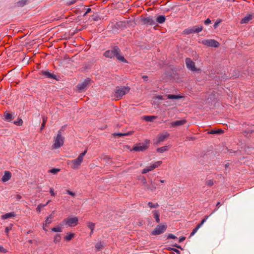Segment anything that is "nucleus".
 Masks as SVG:
<instances>
[{
  "mask_svg": "<svg viewBox=\"0 0 254 254\" xmlns=\"http://www.w3.org/2000/svg\"><path fill=\"white\" fill-rule=\"evenodd\" d=\"M33 233V231L31 230H29L26 232V234H29Z\"/></svg>",
  "mask_w": 254,
  "mask_h": 254,
  "instance_id": "nucleus-56",
  "label": "nucleus"
},
{
  "mask_svg": "<svg viewBox=\"0 0 254 254\" xmlns=\"http://www.w3.org/2000/svg\"><path fill=\"white\" fill-rule=\"evenodd\" d=\"M61 237L60 234H58L56 235V236H55L54 242L55 243H57L61 241Z\"/></svg>",
  "mask_w": 254,
  "mask_h": 254,
  "instance_id": "nucleus-35",
  "label": "nucleus"
},
{
  "mask_svg": "<svg viewBox=\"0 0 254 254\" xmlns=\"http://www.w3.org/2000/svg\"><path fill=\"white\" fill-rule=\"evenodd\" d=\"M224 132V130L221 129H213L211 130L210 131L208 132L209 133L212 134H220Z\"/></svg>",
  "mask_w": 254,
  "mask_h": 254,
  "instance_id": "nucleus-26",
  "label": "nucleus"
},
{
  "mask_svg": "<svg viewBox=\"0 0 254 254\" xmlns=\"http://www.w3.org/2000/svg\"><path fill=\"white\" fill-rule=\"evenodd\" d=\"M203 30V26H194L191 27H189L186 29L184 32L185 34L189 35L193 33H197L201 32Z\"/></svg>",
  "mask_w": 254,
  "mask_h": 254,
  "instance_id": "nucleus-6",
  "label": "nucleus"
},
{
  "mask_svg": "<svg viewBox=\"0 0 254 254\" xmlns=\"http://www.w3.org/2000/svg\"><path fill=\"white\" fill-rule=\"evenodd\" d=\"M50 192L51 195H52V196H55V192L54 191V189H52V188L50 189Z\"/></svg>",
  "mask_w": 254,
  "mask_h": 254,
  "instance_id": "nucleus-50",
  "label": "nucleus"
},
{
  "mask_svg": "<svg viewBox=\"0 0 254 254\" xmlns=\"http://www.w3.org/2000/svg\"><path fill=\"white\" fill-rule=\"evenodd\" d=\"M185 61L187 67L188 69L192 71H196L197 70L194 63L190 58H186Z\"/></svg>",
  "mask_w": 254,
  "mask_h": 254,
  "instance_id": "nucleus-14",
  "label": "nucleus"
},
{
  "mask_svg": "<svg viewBox=\"0 0 254 254\" xmlns=\"http://www.w3.org/2000/svg\"><path fill=\"white\" fill-rule=\"evenodd\" d=\"M187 122L186 120L175 121L170 123V127H175L184 125Z\"/></svg>",
  "mask_w": 254,
  "mask_h": 254,
  "instance_id": "nucleus-15",
  "label": "nucleus"
},
{
  "mask_svg": "<svg viewBox=\"0 0 254 254\" xmlns=\"http://www.w3.org/2000/svg\"><path fill=\"white\" fill-rule=\"evenodd\" d=\"M66 193H67V194H69V195H71V196H74L75 195V193H74L73 192L71 191H70V190H67L66 191Z\"/></svg>",
  "mask_w": 254,
  "mask_h": 254,
  "instance_id": "nucleus-46",
  "label": "nucleus"
},
{
  "mask_svg": "<svg viewBox=\"0 0 254 254\" xmlns=\"http://www.w3.org/2000/svg\"><path fill=\"white\" fill-rule=\"evenodd\" d=\"M217 210V209H216H216H215L213 210V211L211 213V214H212V213H213L214 212H215Z\"/></svg>",
  "mask_w": 254,
  "mask_h": 254,
  "instance_id": "nucleus-62",
  "label": "nucleus"
},
{
  "mask_svg": "<svg viewBox=\"0 0 254 254\" xmlns=\"http://www.w3.org/2000/svg\"><path fill=\"white\" fill-rule=\"evenodd\" d=\"M168 150V147L167 146H162L158 148L157 149V151L158 153H162Z\"/></svg>",
  "mask_w": 254,
  "mask_h": 254,
  "instance_id": "nucleus-32",
  "label": "nucleus"
},
{
  "mask_svg": "<svg viewBox=\"0 0 254 254\" xmlns=\"http://www.w3.org/2000/svg\"><path fill=\"white\" fill-rule=\"evenodd\" d=\"M208 217H209V216H206L205 217V218L204 219L206 221L207 219L208 218Z\"/></svg>",
  "mask_w": 254,
  "mask_h": 254,
  "instance_id": "nucleus-58",
  "label": "nucleus"
},
{
  "mask_svg": "<svg viewBox=\"0 0 254 254\" xmlns=\"http://www.w3.org/2000/svg\"><path fill=\"white\" fill-rule=\"evenodd\" d=\"M74 236V234L73 233H67V235L64 237V240L66 241H69L73 238Z\"/></svg>",
  "mask_w": 254,
  "mask_h": 254,
  "instance_id": "nucleus-28",
  "label": "nucleus"
},
{
  "mask_svg": "<svg viewBox=\"0 0 254 254\" xmlns=\"http://www.w3.org/2000/svg\"><path fill=\"white\" fill-rule=\"evenodd\" d=\"M23 121L21 119H18L16 121L14 122V124L16 126H21L22 125Z\"/></svg>",
  "mask_w": 254,
  "mask_h": 254,
  "instance_id": "nucleus-38",
  "label": "nucleus"
},
{
  "mask_svg": "<svg viewBox=\"0 0 254 254\" xmlns=\"http://www.w3.org/2000/svg\"><path fill=\"white\" fill-rule=\"evenodd\" d=\"M167 238L175 239H177V237L172 234H169L167 236Z\"/></svg>",
  "mask_w": 254,
  "mask_h": 254,
  "instance_id": "nucleus-43",
  "label": "nucleus"
},
{
  "mask_svg": "<svg viewBox=\"0 0 254 254\" xmlns=\"http://www.w3.org/2000/svg\"><path fill=\"white\" fill-rule=\"evenodd\" d=\"M169 136V134L168 133L159 135L158 137V142H160L163 141Z\"/></svg>",
  "mask_w": 254,
  "mask_h": 254,
  "instance_id": "nucleus-23",
  "label": "nucleus"
},
{
  "mask_svg": "<svg viewBox=\"0 0 254 254\" xmlns=\"http://www.w3.org/2000/svg\"><path fill=\"white\" fill-rule=\"evenodd\" d=\"M253 16L251 14H248L245 16L241 21L242 24H245L248 23L250 20L252 19Z\"/></svg>",
  "mask_w": 254,
  "mask_h": 254,
  "instance_id": "nucleus-19",
  "label": "nucleus"
},
{
  "mask_svg": "<svg viewBox=\"0 0 254 254\" xmlns=\"http://www.w3.org/2000/svg\"><path fill=\"white\" fill-rule=\"evenodd\" d=\"M150 141L149 140H145L142 143H138L133 148V150L135 151H143L146 150L149 145Z\"/></svg>",
  "mask_w": 254,
  "mask_h": 254,
  "instance_id": "nucleus-5",
  "label": "nucleus"
},
{
  "mask_svg": "<svg viewBox=\"0 0 254 254\" xmlns=\"http://www.w3.org/2000/svg\"><path fill=\"white\" fill-rule=\"evenodd\" d=\"M46 121H47V118L43 117V123H42V124L41 125V129H43L45 127Z\"/></svg>",
  "mask_w": 254,
  "mask_h": 254,
  "instance_id": "nucleus-40",
  "label": "nucleus"
},
{
  "mask_svg": "<svg viewBox=\"0 0 254 254\" xmlns=\"http://www.w3.org/2000/svg\"><path fill=\"white\" fill-rule=\"evenodd\" d=\"M103 246H104L103 243L100 242L97 243L95 245V249L97 251H100L103 248Z\"/></svg>",
  "mask_w": 254,
  "mask_h": 254,
  "instance_id": "nucleus-30",
  "label": "nucleus"
},
{
  "mask_svg": "<svg viewBox=\"0 0 254 254\" xmlns=\"http://www.w3.org/2000/svg\"><path fill=\"white\" fill-rule=\"evenodd\" d=\"M11 229V227H6V228L5 229V232L6 233H8L9 231Z\"/></svg>",
  "mask_w": 254,
  "mask_h": 254,
  "instance_id": "nucleus-51",
  "label": "nucleus"
},
{
  "mask_svg": "<svg viewBox=\"0 0 254 254\" xmlns=\"http://www.w3.org/2000/svg\"><path fill=\"white\" fill-rule=\"evenodd\" d=\"M160 186L156 183H154L152 181L151 182V184L147 187V189L150 190L152 191H154L157 188H159Z\"/></svg>",
  "mask_w": 254,
  "mask_h": 254,
  "instance_id": "nucleus-22",
  "label": "nucleus"
},
{
  "mask_svg": "<svg viewBox=\"0 0 254 254\" xmlns=\"http://www.w3.org/2000/svg\"><path fill=\"white\" fill-rule=\"evenodd\" d=\"M200 228L199 226H198L197 225L196 227L192 230L191 233L190 234V237H191L193 236L198 231V230Z\"/></svg>",
  "mask_w": 254,
  "mask_h": 254,
  "instance_id": "nucleus-39",
  "label": "nucleus"
},
{
  "mask_svg": "<svg viewBox=\"0 0 254 254\" xmlns=\"http://www.w3.org/2000/svg\"><path fill=\"white\" fill-rule=\"evenodd\" d=\"M41 74L42 75L45 76L47 78H50V79H57V76L56 75L54 74L53 73H51L48 70H46V71L42 70L41 71Z\"/></svg>",
  "mask_w": 254,
  "mask_h": 254,
  "instance_id": "nucleus-16",
  "label": "nucleus"
},
{
  "mask_svg": "<svg viewBox=\"0 0 254 254\" xmlns=\"http://www.w3.org/2000/svg\"><path fill=\"white\" fill-rule=\"evenodd\" d=\"M53 216H52V215H50L49 216H48V217H47L45 221V223L43 224V229L47 231V230L45 228V226H48L50 223H52V220L51 219L53 218Z\"/></svg>",
  "mask_w": 254,
  "mask_h": 254,
  "instance_id": "nucleus-20",
  "label": "nucleus"
},
{
  "mask_svg": "<svg viewBox=\"0 0 254 254\" xmlns=\"http://www.w3.org/2000/svg\"><path fill=\"white\" fill-rule=\"evenodd\" d=\"M13 118L14 117L11 113H9L8 112H5L4 113L3 117L2 119L5 121L9 122L11 121L13 119Z\"/></svg>",
  "mask_w": 254,
  "mask_h": 254,
  "instance_id": "nucleus-17",
  "label": "nucleus"
},
{
  "mask_svg": "<svg viewBox=\"0 0 254 254\" xmlns=\"http://www.w3.org/2000/svg\"><path fill=\"white\" fill-rule=\"evenodd\" d=\"M88 227L91 230L90 235L91 236L93 233V231L95 228V224L92 222H89L88 223Z\"/></svg>",
  "mask_w": 254,
  "mask_h": 254,
  "instance_id": "nucleus-29",
  "label": "nucleus"
},
{
  "mask_svg": "<svg viewBox=\"0 0 254 254\" xmlns=\"http://www.w3.org/2000/svg\"><path fill=\"white\" fill-rule=\"evenodd\" d=\"M162 163V161H159L155 162L153 164L150 165L149 166L147 167L142 170L141 173L142 174H145L149 171H151L155 168L158 167Z\"/></svg>",
  "mask_w": 254,
  "mask_h": 254,
  "instance_id": "nucleus-11",
  "label": "nucleus"
},
{
  "mask_svg": "<svg viewBox=\"0 0 254 254\" xmlns=\"http://www.w3.org/2000/svg\"><path fill=\"white\" fill-rule=\"evenodd\" d=\"M175 247H177V248H180V249H181V246H179V245H175Z\"/></svg>",
  "mask_w": 254,
  "mask_h": 254,
  "instance_id": "nucleus-57",
  "label": "nucleus"
},
{
  "mask_svg": "<svg viewBox=\"0 0 254 254\" xmlns=\"http://www.w3.org/2000/svg\"><path fill=\"white\" fill-rule=\"evenodd\" d=\"M141 21L143 24L146 25H154L156 24V22L153 17L151 16L142 18Z\"/></svg>",
  "mask_w": 254,
  "mask_h": 254,
  "instance_id": "nucleus-12",
  "label": "nucleus"
},
{
  "mask_svg": "<svg viewBox=\"0 0 254 254\" xmlns=\"http://www.w3.org/2000/svg\"><path fill=\"white\" fill-rule=\"evenodd\" d=\"M7 251L1 246H0V252L5 253Z\"/></svg>",
  "mask_w": 254,
  "mask_h": 254,
  "instance_id": "nucleus-45",
  "label": "nucleus"
},
{
  "mask_svg": "<svg viewBox=\"0 0 254 254\" xmlns=\"http://www.w3.org/2000/svg\"><path fill=\"white\" fill-rule=\"evenodd\" d=\"M91 10V9L90 8H88L87 9H86V13H89Z\"/></svg>",
  "mask_w": 254,
  "mask_h": 254,
  "instance_id": "nucleus-54",
  "label": "nucleus"
},
{
  "mask_svg": "<svg viewBox=\"0 0 254 254\" xmlns=\"http://www.w3.org/2000/svg\"><path fill=\"white\" fill-rule=\"evenodd\" d=\"M129 90L130 88L128 86H117L114 90V97L116 99L119 100L128 93Z\"/></svg>",
  "mask_w": 254,
  "mask_h": 254,
  "instance_id": "nucleus-2",
  "label": "nucleus"
},
{
  "mask_svg": "<svg viewBox=\"0 0 254 254\" xmlns=\"http://www.w3.org/2000/svg\"><path fill=\"white\" fill-rule=\"evenodd\" d=\"M142 78L145 81H146L148 80V76L147 75H143L142 76Z\"/></svg>",
  "mask_w": 254,
  "mask_h": 254,
  "instance_id": "nucleus-52",
  "label": "nucleus"
},
{
  "mask_svg": "<svg viewBox=\"0 0 254 254\" xmlns=\"http://www.w3.org/2000/svg\"><path fill=\"white\" fill-rule=\"evenodd\" d=\"M202 43L208 47L217 48L219 46V43L214 39L204 40Z\"/></svg>",
  "mask_w": 254,
  "mask_h": 254,
  "instance_id": "nucleus-10",
  "label": "nucleus"
},
{
  "mask_svg": "<svg viewBox=\"0 0 254 254\" xmlns=\"http://www.w3.org/2000/svg\"><path fill=\"white\" fill-rule=\"evenodd\" d=\"M121 50L117 46L114 47L111 50H109L106 51L104 53V56L106 58H113L116 57L119 61L124 63H127V61L125 59L123 56H122L121 54Z\"/></svg>",
  "mask_w": 254,
  "mask_h": 254,
  "instance_id": "nucleus-1",
  "label": "nucleus"
},
{
  "mask_svg": "<svg viewBox=\"0 0 254 254\" xmlns=\"http://www.w3.org/2000/svg\"><path fill=\"white\" fill-rule=\"evenodd\" d=\"M87 14V13H86V12H85L84 13V14L83 15V16H86V14Z\"/></svg>",
  "mask_w": 254,
  "mask_h": 254,
  "instance_id": "nucleus-64",
  "label": "nucleus"
},
{
  "mask_svg": "<svg viewBox=\"0 0 254 254\" xmlns=\"http://www.w3.org/2000/svg\"><path fill=\"white\" fill-rule=\"evenodd\" d=\"M15 198L17 200H19L20 199H21L22 198V196H21L20 195L17 194V195L15 196Z\"/></svg>",
  "mask_w": 254,
  "mask_h": 254,
  "instance_id": "nucleus-47",
  "label": "nucleus"
},
{
  "mask_svg": "<svg viewBox=\"0 0 254 254\" xmlns=\"http://www.w3.org/2000/svg\"><path fill=\"white\" fill-rule=\"evenodd\" d=\"M11 177V173L8 171H5L4 172V175L2 177L1 181L3 182H6L8 181Z\"/></svg>",
  "mask_w": 254,
  "mask_h": 254,
  "instance_id": "nucleus-18",
  "label": "nucleus"
},
{
  "mask_svg": "<svg viewBox=\"0 0 254 254\" xmlns=\"http://www.w3.org/2000/svg\"><path fill=\"white\" fill-rule=\"evenodd\" d=\"M60 171V169L53 168L49 170V172H50L53 174H56Z\"/></svg>",
  "mask_w": 254,
  "mask_h": 254,
  "instance_id": "nucleus-37",
  "label": "nucleus"
},
{
  "mask_svg": "<svg viewBox=\"0 0 254 254\" xmlns=\"http://www.w3.org/2000/svg\"><path fill=\"white\" fill-rule=\"evenodd\" d=\"M213 184H214L213 181L212 180H207L206 182V185L209 187L212 186L213 185Z\"/></svg>",
  "mask_w": 254,
  "mask_h": 254,
  "instance_id": "nucleus-41",
  "label": "nucleus"
},
{
  "mask_svg": "<svg viewBox=\"0 0 254 254\" xmlns=\"http://www.w3.org/2000/svg\"><path fill=\"white\" fill-rule=\"evenodd\" d=\"M78 219L76 217L64 219L63 222L69 227H74L77 225Z\"/></svg>",
  "mask_w": 254,
  "mask_h": 254,
  "instance_id": "nucleus-9",
  "label": "nucleus"
},
{
  "mask_svg": "<svg viewBox=\"0 0 254 254\" xmlns=\"http://www.w3.org/2000/svg\"><path fill=\"white\" fill-rule=\"evenodd\" d=\"M186 238L185 237H180L179 238V242L181 243L183 242L185 240Z\"/></svg>",
  "mask_w": 254,
  "mask_h": 254,
  "instance_id": "nucleus-48",
  "label": "nucleus"
},
{
  "mask_svg": "<svg viewBox=\"0 0 254 254\" xmlns=\"http://www.w3.org/2000/svg\"><path fill=\"white\" fill-rule=\"evenodd\" d=\"M87 152V150L86 149L83 152L80 153L77 158L70 161L69 164L73 169L76 170L79 168L83 161V157L86 154Z\"/></svg>",
  "mask_w": 254,
  "mask_h": 254,
  "instance_id": "nucleus-3",
  "label": "nucleus"
},
{
  "mask_svg": "<svg viewBox=\"0 0 254 254\" xmlns=\"http://www.w3.org/2000/svg\"><path fill=\"white\" fill-rule=\"evenodd\" d=\"M219 22H215L214 24V27L215 28L217 27Z\"/></svg>",
  "mask_w": 254,
  "mask_h": 254,
  "instance_id": "nucleus-55",
  "label": "nucleus"
},
{
  "mask_svg": "<svg viewBox=\"0 0 254 254\" xmlns=\"http://www.w3.org/2000/svg\"><path fill=\"white\" fill-rule=\"evenodd\" d=\"M182 98H183V96H181V95H171V94H168V95H166L165 96L157 95L156 96V99L159 100H166V99H170V100L180 99Z\"/></svg>",
  "mask_w": 254,
  "mask_h": 254,
  "instance_id": "nucleus-8",
  "label": "nucleus"
},
{
  "mask_svg": "<svg viewBox=\"0 0 254 254\" xmlns=\"http://www.w3.org/2000/svg\"><path fill=\"white\" fill-rule=\"evenodd\" d=\"M167 229V226L165 225H158L154 229L153 231L151 232V235L153 236L160 235L164 233Z\"/></svg>",
  "mask_w": 254,
  "mask_h": 254,
  "instance_id": "nucleus-7",
  "label": "nucleus"
},
{
  "mask_svg": "<svg viewBox=\"0 0 254 254\" xmlns=\"http://www.w3.org/2000/svg\"><path fill=\"white\" fill-rule=\"evenodd\" d=\"M16 216V214L14 212H10L9 213H5L1 216V219L5 220L11 217H14Z\"/></svg>",
  "mask_w": 254,
  "mask_h": 254,
  "instance_id": "nucleus-21",
  "label": "nucleus"
},
{
  "mask_svg": "<svg viewBox=\"0 0 254 254\" xmlns=\"http://www.w3.org/2000/svg\"><path fill=\"white\" fill-rule=\"evenodd\" d=\"M147 205L150 208H157L159 206L158 203H153L151 202H149Z\"/></svg>",
  "mask_w": 254,
  "mask_h": 254,
  "instance_id": "nucleus-33",
  "label": "nucleus"
},
{
  "mask_svg": "<svg viewBox=\"0 0 254 254\" xmlns=\"http://www.w3.org/2000/svg\"><path fill=\"white\" fill-rule=\"evenodd\" d=\"M211 20L209 19V18H207L205 21H204V24L205 25H208L210 23H211Z\"/></svg>",
  "mask_w": 254,
  "mask_h": 254,
  "instance_id": "nucleus-44",
  "label": "nucleus"
},
{
  "mask_svg": "<svg viewBox=\"0 0 254 254\" xmlns=\"http://www.w3.org/2000/svg\"><path fill=\"white\" fill-rule=\"evenodd\" d=\"M28 3V0H21L17 2L18 6H23Z\"/></svg>",
  "mask_w": 254,
  "mask_h": 254,
  "instance_id": "nucleus-31",
  "label": "nucleus"
},
{
  "mask_svg": "<svg viewBox=\"0 0 254 254\" xmlns=\"http://www.w3.org/2000/svg\"><path fill=\"white\" fill-rule=\"evenodd\" d=\"M154 218L155 219L156 222H160V213L158 210H154L152 211Z\"/></svg>",
  "mask_w": 254,
  "mask_h": 254,
  "instance_id": "nucleus-24",
  "label": "nucleus"
},
{
  "mask_svg": "<svg viewBox=\"0 0 254 254\" xmlns=\"http://www.w3.org/2000/svg\"><path fill=\"white\" fill-rule=\"evenodd\" d=\"M157 118L156 116H146L143 117V119L147 122H152L153 119H155Z\"/></svg>",
  "mask_w": 254,
  "mask_h": 254,
  "instance_id": "nucleus-27",
  "label": "nucleus"
},
{
  "mask_svg": "<svg viewBox=\"0 0 254 254\" xmlns=\"http://www.w3.org/2000/svg\"><path fill=\"white\" fill-rule=\"evenodd\" d=\"M161 183H164L165 182V180H160L159 181Z\"/></svg>",
  "mask_w": 254,
  "mask_h": 254,
  "instance_id": "nucleus-63",
  "label": "nucleus"
},
{
  "mask_svg": "<svg viewBox=\"0 0 254 254\" xmlns=\"http://www.w3.org/2000/svg\"><path fill=\"white\" fill-rule=\"evenodd\" d=\"M75 0H73V1H71V2L69 3V4H73V3H74L75 2Z\"/></svg>",
  "mask_w": 254,
  "mask_h": 254,
  "instance_id": "nucleus-61",
  "label": "nucleus"
},
{
  "mask_svg": "<svg viewBox=\"0 0 254 254\" xmlns=\"http://www.w3.org/2000/svg\"><path fill=\"white\" fill-rule=\"evenodd\" d=\"M172 250L175 252H176V253L179 254H180V251L177 250V249H172Z\"/></svg>",
  "mask_w": 254,
  "mask_h": 254,
  "instance_id": "nucleus-53",
  "label": "nucleus"
},
{
  "mask_svg": "<svg viewBox=\"0 0 254 254\" xmlns=\"http://www.w3.org/2000/svg\"><path fill=\"white\" fill-rule=\"evenodd\" d=\"M28 242H29V243H30V244H32V242H33V241H32V240H29V241H28Z\"/></svg>",
  "mask_w": 254,
  "mask_h": 254,
  "instance_id": "nucleus-59",
  "label": "nucleus"
},
{
  "mask_svg": "<svg viewBox=\"0 0 254 254\" xmlns=\"http://www.w3.org/2000/svg\"><path fill=\"white\" fill-rule=\"evenodd\" d=\"M90 80L89 78L86 79L83 82L79 83L77 86V90L81 92L84 91L89 84Z\"/></svg>",
  "mask_w": 254,
  "mask_h": 254,
  "instance_id": "nucleus-13",
  "label": "nucleus"
},
{
  "mask_svg": "<svg viewBox=\"0 0 254 254\" xmlns=\"http://www.w3.org/2000/svg\"><path fill=\"white\" fill-rule=\"evenodd\" d=\"M44 207H45V205H42V204H39L36 208L37 211H38V212H40L41 211L42 208H43Z\"/></svg>",
  "mask_w": 254,
  "mask_h": 254,
  "instance_id": "nucleus-42",
  "label": "nucleus"
},
{
  "mask_svg": "<svg viewBox=\"0 0 254 254\" xmlns=\"http://www.w3.org/2000/svg\"><path fill=\"white\" fill-rule=\"evenodd\" d=\"M52 231L55 232H62V228L61 227L58 226L52 228Z\"/></svg>",
  "mask_w": 254,
  "mask_h": 254,
  "instance_id": "nucleus-34",
  "label": "nucleus"
},
{
  "mask_svg": "<svg viewBox=\"0 0 254 254\" xmlns=\"http://www.w3.org/2000/svg\"><path fill=\"white\" fill-rule=\"evenodd\" d=\"M64 143V137L62 135V130L58 131L57 136L55 138L54 143L52 147L53 149H58L63 145Z\"/></svg>",
  "mask_w": 254,
  "mask_h": 254,
  "instance_id": "nucleus-4",
  "label": "nucleus"
},
{
  "mask_svg": "<svg viewBox=\"0 0 254 254\" xmlns=\"http://www.w3.org/2000/svg\"><path fill=\"white\" fill-rule=\"evenodd\" d=\"M220 202H218L217 203V204H216V206H219V205H220Z\"/></svg>",
  "mask_w": 254,
  "mask_h": 254,
  "instance_id": "nucleus-60",
  "label": "nucleus"
},
{
  "mask_svg": "<svg viewBox=\"0 0 254 254\" xmlns=\"http://www.w3.org/2000/svg\"><path fill=\"white\" fill-rule=\"evenodd\" d=\"M166 17L164 15H159L156 18V22L159 24H162L165 22Z\"/></svg>",
  "mask_w": 254,
  "mask_h": 254,
  "instance_id": "nucleus-25",
  "label": "nucleus"
},
{
  "mask_svg": "<svg viewBox=\"0 0 254 254\" xmlns=\"http://www.w3.org/2000/svg\"><path fill=\"white\" fill-rule=\"evenodd\" d=\"M205 222H206V220L204 219H203L201 221V223L200 224H199L198 225H197V226H199V227L200 228L202 226V225L204 224V223Z\"/></svg>",
  "mask_w": 254,
  "mask_h": 254,
  "instance_id": "nucleus-49",
  "label": "nucleus"
},
{
  "mask_svg": "<svg viewBox=\"0 0 254 254\" xmlns=\"http://www.w3.org/2000/svg\"><path fill=\"white\" fill-rule=\"evenodd\" d=\"M131 134V132H126V133H115L114 134V135H117V136H128L129 135H130Z\"/></svg>",
  "mask_w": 254,
  "mask_h": 254,
  "instance_id": "nucleus-36",
  "label": "nucleus"
}]
</instances>
